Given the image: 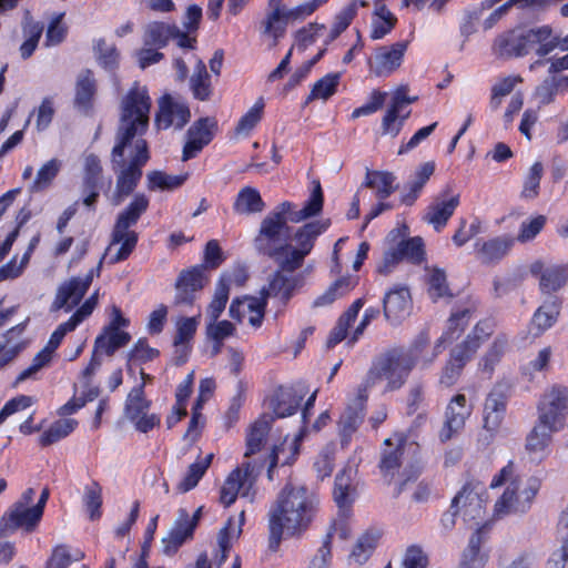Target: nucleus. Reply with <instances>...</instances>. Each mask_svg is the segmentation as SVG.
<instances>
[{
  "label": "nucleus",
  "mask_w": 568,
  "mask_h": 568,
  "mask_svg": "<svg viewBox=\"0 0 568 568\" xmlns=\"http://www.w3.org/2000/svg\"><path fill=\"white\" fill-rule=\"evenodd\" d=\"M496 328L494 318L478 321L466 337L450 349L449 357L443 367L439 382L450 387L463 374L467 363L476 355L481 345L490 338Z\"/></svg>",
  "instance_id": "6"
},
{
  "label": "nucleus",
  "mask_w": 568,
  "mask_h": 568,
  "mask_svg": "<svg viewBox=\"0 0 568 568\" xmlns=\"http://www.w3.org/2000/svg\"><path fill=\"white\" fill-rule=\"evenodd\" d=\"M473 413V405L468 403L464 394L454 395L445 409V420L438 437L442 443H447L464 429L466 420Z\"/></svg>",
  "instance_id": "17"
},
{
  "label": "nucleus",
  "mask_w": 568,
  "mask_h": 568,
  "mask_svg": "<svg viewBox=\"0 0 568 568\" xmlns=\"http://www.w3.org/2000/svg\"><path fill=\"white\" fill-rule=\"evenodd\" d=\"M507 404V392L501 385H495L484 402L483 420L486 430L494 433L500 427L506 415Z\"/></svg>",
  "instance_id": "27"
},
{
  "label": "nucleus",
  "mask_w": 568,
  "mask_h": 568,
  "mask_svg": "<svg viewBox=\"0 0 568 568\" xmlns=\"http://www.w3.org/2000/svg\"><path fill=\"white\" fill-rule=\"evenodd\" d=\"M6 320V315L0 313V327L3 325ZM26 329V322L20 323L4 333L6 343L0 344V368L6 366L12 359H14L18 354L22 351V344H14L7 348V345L11 343V341L16 337H19Z\"/></svg>",
  "instance_id": "52"
},
{
  "label": "nucleus",
  "mask_w": 568,
  "mask_h": 568,
  "mask_svg": "<svg viewBox=\"0 0 568 568\" xmlns=\"http://www.w3.org/2000/svg\"><path fill=\"white\" fill-rule=\"evenodd\" d=\"M487 500L486 486L481 481L470 478L452 499L450 508L459 509L465 521L477 520L485 516Z\"/></svg>",
  "instance_id": "11"
},
{
  "label": "nucleus",
  "mask_w": 568,
  "mask_h": 568,
  "mask_svg": "<svg viewBox=\"0 0 568 568\" xmlns=\"http://www.w3.org/2000/svg\"><path fill=\"white\" fill-rule=\"evenodd\" d=\"M100 274V266L91 268L84 277L73 276L64 281L57 290L52 310L72 311L80 304L87 292L89 291L93 277Z\"/></svg>",
  "instance_id": "14"
},
{
  "label": "nucleus",
  "mask_w": 568,
  "mask_h": 568,
  "mask_svg": "<svg viewBox=\"0 0 568 568\" xmlns=\"http://www.w3.org/2000/svg\"><path fill=\"white\" fill-rule=\"evenodd\" d=\"M318 498L304 485L286 483L268 510V548L277 551L283 538L301 537L314 521Z\"/></svg>",
  "instance_id": "1"
},
{
  "label": "nucleus",
  "mask_w": 568,
  "mask_h": 568,
  "mask_svg": "<svg viewBox=\"0 0 568 568\" xmlns=\"http://www.w3.org/2000/svg\"><path fill=\"white\" fill-rule=\"evenodd\" d=\"M42 517L32 507L12 504L0 518V538L13 534L18 529L32 532L37 529Z\"/></svg>",
  "instance_id": "19"
},
{
  "label": "nucleus",
  "mask_w": 568,
  "mask_h": 568,
  "mask_svg": "<svg viewBox=\"0 0 568 568\" xmlns=\"http://www.w3.org/2000/svg\"><path fill=\"white\" fill-rule=\"evenodd\" d=\"M288 18L285 8L271 9L261 22L262 34L272 39L271 47H276L281 38L286 33Z\"/></svg>",
  "instance_id": "39"
},
{
  "label": "nucleus",
  "mask_w": 568,
  "mask_h": 568,
  "mask_svg": "<svg viewBox=\"0 0 568 568\" xmlns=\"http://www.w3.org/2000/svg\"><path fill=\"white\" fill-rule=\"evenodd\" d=\"M273 422V417L263 415L251 425L246 436L245 457L254 455L262 449Z\"/></svg>",
  "instance_id": "43"
},
{
  "label": "nucleus",
  "mask_w": 568,
  "mask_h": 568,
  "mask_svg": "<svg viewBox=\"0 0 568 568\" xmlns=\"http://www.w3.org/2000/svg\"><path fill=\"white\" fill-rule=\"evenodd\" d=\"M406 442L407 436L403 433L395 434L394 442L392 438L384 440L378 468L388 483L402 467Z\"/></svg>",
  "instance_id": "25"
},
{
  "label": "nucleus",
  "mask_w": 568,
  "mask_h": 568,
  "mask_svg": "<svg viewBox=\"0 0 568 568\" xmlns=\"http://www.w3.org/2000/svg\"><path fill=\"white\" fill-rule=\"evenodd\" d=\"M190 119L191 110L186 102L178 101L170 94L161 97L154 119L158 130L170 128L182 130L190 122Z\"/></svg>",
  "instance_id": "18"
},
{
  "label": "nucleus",
  "mask_w": 568,
  "mask_h": 568,
  "mask_svg": "<svg viewBox=\"0 0 568 568\" xmlns=\"http://www.w3.org/2000/svg\"><path fill=\"white\" fill-rule=\"evenodd\" d=\"M329 222L313 221L305 223L294 233V241L297 248L292 250L290 255L275 260L278 268L271 275L267 286L262 287L261 292L268 300L278 297L283 306L293 297L295 291L303 285L304 276L294 274L304 264L305 257L311 254L317 237L323 234Z\"/></svg>",
  "instance_id": "3"
},
{
  "label": "nucleus",
  "mask_w": 568,
  "mask_h": 568,
  "mask_svg": "<svg viewBox=\"0 0 568 568\" xmlns=\"http://www.w3.org/2000/svg\"><path fill=\"white\" fill-rule=\"evenodd\" d=\"M59 163L55 159L45 162L38 171L34 181L30 186L31 192H41L47 190L59 173Z\"/></svg>",
  "instance_id": "61"
},
{
  "label": "nucleus",
  "mask_w": 568,
  "mask_h": 568,
  "mask_svg": "<svg viewBox=\"0 0 568 568\" xmlns=\"http://www.w3.org/2000/svg\"><path fill=\"white\" fill-rule=\"evenodd\" d=\"M83 558L84 552L78 550L72 559L68 546L58 545L52 549V552L45 562V568H68L73 560L79 561Z\"/></svg>",
  "instance_id": "64"
},
{
  "label": "nucleus",
  "mask_w": 568,
  "mask_h": 568,
  "mask_svg": "<svg viewBox=\"0 0 568 568\" xmlns=\"http://www.w3.org/2000/svg\"><path fill=\"white\" fill-rule=\"evenodd\" d=\"M547 217L542 214L523 221L515 242L527 243L532 241L546 226Z\"/></svg>",
  "instance_id": "63"
},
{
  "label": "nucleus",
  "mask_w": 568,
  "mask_h": 568,
  "mask_svg": "<svg viewBox=\"0 0 568 568\" xmlns=\"http://www.w3.org/2000/svg\"><path fill=\"white\" fill-rule=\"evenodd\" d=\"M523 38L527 55L534 53L539 58H545L557 49L555 30L549 24L523 26Z\"/></svg>",
  "instance_id": "23"
},
{
  "label": "nucleus",
  "mask_w": 568,
  "mask_h": 568,
  "mask_svg": "<svg viewBox=\"0 0 568 568\" xmlns=\"http://www.w3.org/2000/svg\"><path fill=\"white\" fill-rule=\"evenodd\" d=\"M364 402L355 403L345 408L338 419V434L342 448L348 447L353 435L358 430L365 418Z\"/></svg>",
  "instance_id": "32"
},
{
  "label": "nucleus",
  "mask_w": 568,
  "mask_h": 568,
  "mask_svg": "<svg viewBox=\"0 0 568 568\" xmlns=\"http://www.w3.org/2000/svg\"><path fill=\"white\" fill-rule=\"evenodd\" d=\"M426 283L428 295L434 302L445 296H452L444 270L438 267L432 268Z\"/></svg>",
  "instance_id": "58"
},
{
  "label": "nucleus",
  "mask_w": 568,
  "mask_h": 568,
  "mask_svg": "<svg viewBox=\"0 0 568 568\" xmlns=\"http://www.w3.org/2000/svg\"><path fill=\"white\" fill-rule=\"evenodd\" d=\"M131 341V335L121 329L104 328V333L100 334L94 342L95 351L104 352L111 356L121 347H124Z\"/></svg>",
  "instance_id": "50"
},
{
  "label": "nucleus",
  "mask_w": 568,
  "mask_h": 568,
  "mask_svg": "<svg viewBox=\"0 0 568 568\" xmlns=\"http://www.w3.org/2000/svg\"><path fill=\"white\" fill-rule=\"evenodd\" d=\"M217 121L213 116H203L195 120L186 131V142L182 150V161H189L209 145L217 131Z\"/></svg>",
  "instance_id": "16"
},
{
  "label": "nucleus",
  "mask_w": 568,
  "mask_h": 568,
  "mask_svg": "<svg viewBox=\"0 0 568 568\" xmlns=\"http://www.w3.org/2000/svg\"><path fill=\"white\" fill-rule=\"evenodd\" d=\"M190 89L193 98L197 101H209L213 94L211 75L202 60H199L194 73L190 78Z\"/></svg>",
  "instance_id": "47"
},
{
  "label": "nucleus",
  "mask_w": 568,
  "mask_h": 568,
  "mask_svg": "<svg viewBox=\"0 0 568 568\" xmlns=\"http://www.w3.org/2000/svg\"><path fill=\"white\" fill-rule=\"evenodd\" d=\"M146 179V186L150 191H173L186 182L189 173L171 175L163 171L154 170L148 173Z\"/></svg>",
  "instance_id": "53"
},
{
  "label": "nucleus",
  "mask_w": 568,
  "mask_h": 568,
  "mask_svg": "<svg viewBox=\"0 0 568 568\" xmlns=\"http://www.w3.org/2000/svg\"><path fill=\"white\" fill-rule=\"evenodd\" d=\"M102 487L98 481H92L84 487L83 505L91 520H98L102 516Z\"/></svg>",
  "instance_id": "56"
},
{
  "label": "nucleus",
  "mask_w": 568,
  "mask_h": 568,
  "mask_svg": "<svg viewBox=\"0 0 568 568\" xmlns=\"http://www.w3.org/2000/svg\"><path fill=\"white\" fill-rule=\"evenodd\" d=\"M333 497L343 515L351 511L356 497V487L353 484L352 469L344 468L334 479Z\"/></svg>",
  "instance_id": "35"
},
{
  "label": "nucleus",
  "mask_w": 568,
  "mask_h": 568,
  "mask_svg": "<svg viewBox=\"0 0 568 568\" xmlns=\"http://www.w3.org/2000/svg\"><path fill=\"white\" fill-rule=\"evenodd\" d=\"M383 536V531L377 528H368L357 539L349 555L358 565H364L373 556L377 545Z\"/></svg>",
  "instance_id": "40"
},
{
  "label": "nucleus",
  "mask_w": 568,
  "mask_h": 568,
  "mask_svg": "<svg viewBox=\"0 0 568 568\" xmlns=\"http://www.w3.org/2000/svg\"><path fill=\"white\" fill-rule=\"evenodd\" d=\"M184 515V508H180L172 528L168 536L162 539L163 552L166 556L175 555L185 541L194 537V530L189 527Z\"/></svg>",
  "instance_id": "36"
},
{
  "label": "nucleus",
  "mask_w": 568,
  "mask_h": 568,
  "mask_svg": "<svg viewBox=\"0 0 568 568\" xmlns=\"http://www.w3.org/2000/svg\"><path fill=\"white\" fill-rule=\"evenodd\" d=\"M407 45V41H398L379 47L375 52L374 62L368 60L371 72L379 78L389 77L402 65Z\"/></svg>",
  "instance_id": "22"
},
{
  "label": "nucleus",
  "mask_w": 568,
  "mask_h": 568,
  "mask_svg": "<svg viewBox=\"0 0 568 568\" xmlns=\"http://www.w3.org/2000/svg\"><path fill=\"white\" fill-rule=\"evenodd\" d=\"M130 148H132V152L129 162L125 160V152L122 156H118V159H114L111 153L113 170L116 172L114 192L116 203L122 202L135 191L143 175L142 169L150 160V151L146 140L136 139Z\"/></svg>",
  "instance_id": "9"
},
{
  "label": "nucleus",
  "mask_w": 568,
  "mask_h": 568,
  "mask_svg": "<svg viewBox=\"0 0 568 568\" xmlns=\"http://www.w3.org/2000/svg\"><path fill=\"white\" fill-rule=\"evenodd\" d=\"M487 527L484 525L476 529L470 536L465 550L463 551L460 564L458 568H484L488 555L481 551V547L487 539Z\"/></svg>",
  "instance_id": "33"
},
{
  "label": "nucleus",
  "mask_w": 568,
  "mask_h": 568,
  "mask_svg": "<svg viewBox=\"0 0 568 568\" xmlns=\"http://www.w3.org/2000/svg\"><path fill=\"white\" fill-rule=\"evenodd\" d=\"M149 206L150 199L144 193H135L131 202L118 214L111 233V244L121 243V246L116 254L111 257V263L128 260L134 251L139 235L131 227L138 224Z\"/></svg>",
  "instance_id": "7"
},
{
  "label": "nucleus",
  "mask_w": 568,
  "mask_h": 568,
  "mask_svg": "<svg viewBox=\"0 0 568 568\" xmlns=\"http://www.w3.org/2000/svg\"><path fill=\"white\" fill-rule=\"evenodd\" d=\"M103 168L100 158L94 153L84 156L83 178H82V203L92 211L100 196L102 186Z\"/></svg>",
  "instance_id": "21"
},
{
  "label": "nucleus",
  "mask_w": 568,
  "mask_h": 568,
  "mask_svg": "<svg viewBox=\"0 0 568 568\" xmlns=\"http://www.w3.org/2000/svg\"><path fill=\"white\" fill-rule=\"evenodd\" d=\"M470 315L471 313L468 308L452 313L447 321L446 329L438 338L437 347L440 346V344L453 343L457 341L468 326Z\"/></svg>",
  "instance_id": "49"
},
{
  "label": "nucleus",
  "mask_w": 568,
  "mask_h": 568,
  "mask_svg": "<svg viewBox=\"0 0 568 568\" xmlns=\"http://www.w3.org/2000/svg\"><path fill=\"white\" fill-rule=\"evenodd\" d=\"M515 237L509 234L495 236L475 243V253L478 261L485 265L499 263L514 247Z\"/></svg>",
  "instance_id": "29"
},
{
  "label": "nucleus",
  "mask_w": 568,
  "mask_h": 568,
  "mask_svg": "<svg viewBox=\"0 0 568 568\" xmlns=\"http://www.w3.org/2000/svg\"><path fill=\"white\" fill-rule=\"evenodd\" d=\"M538 419L526 437L529 454H542L549 446L552 434L565 425L568 413V387L556 384L546 392L538 405Z\"/></svg>",
  "instance_id": "5"
},
{
  "label": "nucleus",
  "mask_w": 568,
  "mask_h": 568,
  "mask_svg": "<svg viewBox=\"0 0 568 568\" xmlns=\"http://www.w3.org/2000/svg\"><path fill=\"white\" fill-rule=\"evenodd\" d=\"M491 51L497 58L505 60L526 57L523 24L499 33L493 42Z\"/></svg>",
  "instance_id": "28"
},
{
  "label": "nucleus",
  "mask_w": 568,
  "mask_h": 568,
  "mask_svg": "<svg viewBox=\"0 0 568 568\" xmlns=\"http://www.w3.org/2000/svg\"><path fill=\"white\" fill-rule=\"evenodd\" d=\"M561 308V301L558 297H552L540 305L534 313L530 324L529 332L538 337L542 335L547 329L552 327L558 320Z\"/></svg>",
  "instance_id": "34"
},
{
  "label": "nucleus",
  "mask_w": 568,
  "mask_h": 568,
  "mask_svg": "<svg viewBox=\"0 0 568 568\" xmlns=\"http://www.w3.org/2000/svg\"><path fill=\"white\" fill-rule=\"evenodd\" d=\"M323 204L324 193L321 182L313 180L311 194L300 211L293 212L294 203L284 201L268 212L254 237V247L258 253L273 260L290 255L292 250L297 248V244L295 246L288 244L292 227L287 224V220L300 222L316 216L322 212Z\"/></svg>",
  "instance_id": "2"
},
{
  "label": "nucleus",
  "mask_w": 568,
  "mask_h": 568,
  "mask_svg": "<svg viewBox=\"0 0 568 568\" xmlns=\"http://www.w3.org/2000/svg\"><path fill=\"white\" fill-rule=\"evenodd\" d=\"M244 301L246 304V312L250 313V325L253 326L254 328H260L265 317L267 308V298L260 291V296L245 295Z\"/></svg>",
  "instance_id": "59"
},
{
  "label": "nucleus",
  "mask_w": 568,
  "mask_h": 568,
  "mask_svg": "<svg viewBox=\"0 0 568 568\" xmlns=\"http://www.w3.org/2000/svg\"><path fill=\"white\" fill-rule=\"evenodd\" d=\"M396 176L389 171L367 170L363 187L375 190L377 200L388 199L398 187Z\"/></svg>",
  "instance_id": "38"
},
{
  "label": "nucleus",
  "mask_w": 568,
  "mask_h": 568,
  "mask_svg": "<svg viewBox=\"0 0 568 568\" xmlns=\"http://www.w3.org/2000/svg\"><path fill=\"white\" fill-rule=\"evenodd\" d=\"M151 108L152 100L146 87L134 82L120 103L115 144L112 148L114 159L122 156L124 151L133 145L135 138L143 139L149 129Z\"/></svg>",
  "instance_id": "4"
},
{
  "label": "nucleus",
  "mask_w": 568,
  "mask_h": 568,
  "mask_svg": "<svg viewBox=\"0 0 568 568\" xmlns=\"http://www.w3.org/2000/svg\"><path fill=\"white\" fill-rule=\"evenodd\" d=\"M74 91V105L84 112L90 111L98 91L97 80L92 70L84 69L78 74Z\"/></svg>",
  "instance_id": "37"
},
{
  "label": "nucleus",
  "mask_w": 568,
  "mask_h": 568,
  "mask_svg": "<svg viewBox=\"0 0 568 568\" xmlns=\"http://www.w3.org/2000/svg\"><path fill=\"white\" fill-rule=\"evenodd\" d=\"M77 425L78 422L75 419H60L54 422L47 430L40 435V446L47 447L63 439L74 430Z\"/></svg>",
  "instance_id": "55"
},
{
  "label": "nucleus",
  "mask_w": 568,
  "mask_h": 568,
  "mask_svg": "<svg viewBox=\"0 0 568 568\" xmlns=\"http://www.w3.org/2000/svg\"><path fill=\"white\" fill-rule=\"evenodd\" d=\"M371 39L379 40L392 32L397 23V18L389 11L382 1H375V10L373 14Z\"/></svg>",
  "instance_id": "44"
},
{
  "label": "nucleus",
  "mask_w": 568,
  "mask_h": 568,
  "mask_svg": "<svg viewBox=\"0 0 568 568\" xmlns=\"http://www.w3.org/2000/svg\"><path fill=\"white\" fill-rule=\"evenodd\" d=\"M459 194H453L452 187L446 186L439 195L427 206L423 220L440 232L459 206Z\"/></svg>",
  "instance_id": "20"
},
{
  "label": "nucleus",
  "mask_w": 568,
  "mask_h": 568,
  "mask_svg": "<svg viewBox=\"0 0 568 568\" xmlns=\"http://www.w3.org/2000/svg\"><path fill=\"white\" fill-rule=\"evenodd\" d=\"M160 356L158 348L149 345L146 337H140L128 353V365L130 364H146L154 361Z\"/></svg>",
  "instance_id": "57"
},
{
  "label": "nucleus",
  "mask_w": 568,
  "mask_h": 568,
  "mask_svg": "<svg viewBox=\"0 0 568 568\" xmlns=\"http://www.w3.org/2000/svg\"><path fill=\"white\" fill-rule=\"evenodd\" d=\"M403 261L413 265H420L426 261L425 243L420 236L404 239L395 247L386 251L377 272L388 275Z\"/></svg>",
  "instance_id": "12"
},
{
  "label": "nucleus",
  "mask_w": 568,
  "mask_h": 568,
  "mask_svg": "<svg viewBox=\"0 0 568 568\" xmlns=\"http://www.w3.org/2000/svg\"><path fill=\"white\" fill-rule=\"evenodd\" d=\"M531 275L539 278V288L544 294L559 291L568 282V266L554 265L545 267L542 262H535L530 266Z\"/></svg>",
  "instance_id": "31"
},
{
  "label": "nucleus",
  "mask_w": 568,
  "mask_h": 568,
  "mask_svg": "<svg viewBox=\"0 0 568 568\" xmlns=\"http://www.w3.org/2000/svg\"><path fill=\"white\" fill-rule=\"evenodd\" d=\"M171 40L181 49L193 50L196 47V37L189 36L180 30L175 23L164 21L149 22L144 28L143 43L156 49L165 48Z\"/></svg>",
  "instance_id": "13"
},
{
  "label": "nucleus",
  "mask_w": 568,
  "mask_h": 568,
  "mask_svg": "<svg viewBox=\"0 0 568 568\" xmlns=\"http://www.w3.org/2000/svg\"><path fill=\"white\" fill-rule=\"evenodd\" d=\"M540 489V481L536 477H530L527 480L526 487L519 491V480L513 479L506 487L503 495L495 503L494 513L497 517H503L508 514H524L532 504Z\"/></svg>",
  "instance_id": "10"
},
{
  "label": "nucleus",
  "mask_w": 568,
  "mask_h": 568,
  "mask_svg": "<svg viewBox=\"0 0 568 568\" xmlns=\"http://www.w3.org/2000/svg\"><path fill=\"white\" fill-rule=\"evenodd\" d=\"M207 273L202 271V266H191L182 270L175 281V295L173 304L175 306H193L197 294L209 284Z\"/></svg>",
  "instance_id": "15"
},
{
  "label": "nucleus",
  "mask_w": 568,
  "mask_h": 568,
  "mask_svg": "<svg viewBox=\"0 0 568 568\" xmlns=\"http://www.w3.org/2000/svg\"><path fill=\"white\" fill-rule=\"evenodd\" d=\"M507 337L504 334H499L495 337L488 349L480 357L478 362V371L487 378H491L495 372V367L500 363L507 348Z\"/></svg>",
  "instance_id": "41"
},
{
  "label": "nucleus",
  "mask_w": 568,
  "mask_h": 568,
  "mask_svg": "<svg viewBox=\"0 0 568 568\" xmlns=\"http://www.w3.org/2000/svg\"><path fill=\"white\" fill-rule=\"evenodd\" d=\"M415 367V358L403 347H393L381 354L367 373V383L375 384L385 379V392L399 390L407 382Z\"/></svg>",
  "instance_id": "8"
},
{
  "label": "nucleus",
  "mask_w": 568,
  "mask_h": 568,
  "mask_svg": "<svg viewBox=\"0 0 568 568\" xmlns=\"http://www.w3.org/2000/svg\"><path fill=\"white\" fill-rule=\"evenodd\" d=\"M214 458V454L210 453L204 458H197L194 463H192L184 477L178 485V489L180 493H187L195 488L201 480V478L205 475L207 468L210 467L212 460Z\"/></svg>",
  "instance_id": "51"
},
{
  "label": "nucleus",
  "mask_w": 568,
  "mask_h": 568,
  "mask_svg": "<svg viewBox=\"0 0 568 568\" xmlns=\"http://www.w3.org/2000/svg\"><path fill=\"white\" fill-rule=\"evenodd\" d=\"M264 106V100L260 98L254 105L240 118L235 126V132L237 134H248L262 120Z\"/></svg>",
  "instance_id": "62"
},
{
  "label": "nucleus",
  "mask_w": 568,
  "mask_h": 568,
  "mask_svg": "<svg viewBox=\"0 0 568 568\" xmlns=\"http://www.w3.org/2000/svg\"><path fill=\"white\" fill-rule=\"evenodd\" d=\"M416 100V97L410 98L403 92H396L382 119V133L389 134L394 138L397 136L410 114V111L408 110L406 113L400 115L403 106L405 104H410Z\"/></svg>",
  "instance_id": "30"
},
{
  "label": "nucleus",
  "mask_w": 568,
  "mask_h": 568,
  "mask_svg": "<svg viewBox=\"0 0 568 568\" xmlns=\"http://www.w3.org/2000/svg\"><path fill=\"white\" fill-rule=\"evenodd\" d=\"M358 284V276H342L332 283L328 288L317 296L314 302V307L326 306L348 294Z\"/></svg>",
  "instance_id": "42"
},
{
  "label": "nucleus",
  "mask_w": 568,
  "mask_h": 568,
  "mask_svg": "<svg viewBox=\"0 0 568 568\" xmlns=\"http://www.w3.org/2000/svg\"><path fill=\"white\" fill-rule=\"evenodd\" d=\"M412 307L413 301L407 286H395L385 293L383 312L389 324L402 323L410 314Z\"/></svg>",
  "instance_id": "24"
},
{
  "label": "nucleus",
  "mask_w": 568,
  "mask_h": 568,
  "mask_svg": "<svg viewBox=\"0 0 568 568\" xmlns=\"http://www.w3.org/2000/svg\"><path fill=\"white\" fill-rule=\"evenodd\" d=\"M305 392L293 386H277L268 397V407L275 418H285L297 413L304 399Z\"/></svg>",
  "instance_id": "26"
},
{
  "label": "nucleus",
  "mask_w": 568,
  "mask_h": 568,
  "mask_svg": "<svg viewBox=\"0 0 568 568\" xmlns=\"http://www.w3.org/2000/svg\"><path fill=\"white\" fill-rule=\"evenodd\" d=\"M265 209L263 201L257 189L252 186L242 187L233 203V210L237 214H255Z\"/></svg>",
  "instance_id": "46"
},
{
  "label": "nucleus",
  "mask_w": 568,
  "mask_h": 568,
  "mask_svg": "<svg viewBox=\"0 0 568 568\" xmlns=\"http://www.w3.org/2000/svg\"><path fill=\"white\" fill-rule=\"evenodd\" d=\"M339 73H328L318 81H316L310 92L307 101L315 99L327 100L337 91L339 83Z\"/></svg>",
  "instance_id": "60"
},
{
  "label": "nucleus",
  "mask_w": 568,
  "mask_h": 568,
  "mask_svg": "<svg viewBox=\"0 0 568 568\" xmlns=\"http://www.w3.org/2000/svg\"><path fill=\"white\" fill-rule=\"evenodd\" d=\"M152 402L145 397L144 383L134 386L128 394L125 400V415L130 420L136 419L141 414L146 413Z\"/></svg>",
  "instance_id": "54"
},
{
  "label": "nucleus",
  "mask_w": 568,
  "mask_h": 568,
  "mask_svg": "<svg viewBox=\"0 0 568 568\" xmlns=\"http://www.w3.org/2000/svg\"><path fill=\"white\" fill-rule=\"evenodd\" d=\"M230 288L231 278L226 275H221L216 282L213 298L206 308L207 316L212 323L216 322L224 312L229 302Z\"/></svg>",
  "instance_id": "48"
},
{
  "label": "nucleus",
  "mask_w": 568,
  "mask_h": 568,
  "mask_svg": "<svg viewBox=\"0 0 568 568\" xmlns=\"http://www.w3.org/2000/svg\"><path fill=\"white\" fill-rule=\"evenodd\" d=\"M250 463H246L244 473L242 471L241 468L236 467L226 477L220 490V501L225 507H230L232 504L235 503L239 491L244 484V480L250 475Z\"/></svg>",
  "instance_id": "45"
}]
</instances>
